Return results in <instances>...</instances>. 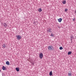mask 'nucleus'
I'll return each instance as SVG.
<instances>
[{
    "mask_svg": "<svg viewBox=\"0 0 76 76\" xmlns=\"http://www.w3.org/2000/svg\"><path fill=\"white\" fill-rule=\"evenodd\" d=\"M48 49L49 50H54V48L53 46L50 45L48 47Z\"/></svg>",
    "mask_w": 76,
    "mask_h": 76,
    "instance_id": "f257e3e1",
    "label": "nucleus"
},
{
    "mask_svg": "<svg viewBox=\"0 0 76 76\" xmlns=\"http://www.w3.org/2000/svg\"><path fill=\"white\" fill-rule=\"evenodd\" d=\"M16 39H18V40H20V39H21V36H20V35H18L16 36Z\"/></svg>",
    "mask_w": 76,
    "mask_h": 76,
    "instance_id": "f03ea898",
    "label": "nucleus"
},
{
    "mask_svg": "<svg viewBox=\"0 0 76 76\" xmlns=\"http://www.w3.org/2000/svg\"><path fill=\"white\" fill-rule=\"evenodd\" d=\"M39 57H40V58L41 59H42V57H43V54H42V53H40L39 55Z\"/></svg>",
    "mask_w": 76,
    "mask_h": 76,
    "instance_id": "7ed1b4c3",
    "label": "nucleus"
},
{
    "mask_svg": "<svg viewBox=\"0 0 76 76\" xmlns=\"http://www.w3.org/2000/svg\"><path fill=\"white\" fill-rule=\"evenodd\" d=\"M58 20L59 22H61L62 21V18H60L58 19Z\"/></svg>",
    "mask_w": 76,
    "mask_h": 76,
    "instance_id": "20e7f679",
    "label": "nucleus"
},
{
    "mask_svg": "<svg viewBox=\"0 0 76 76\" xmlns=\"http://www.w3.org/2000/svg\"><path fill=\"white\" fill-rule=\"evenodd\" d=\"M3 26L4 27V28H6L7 26V24L6 23H4L3 24Z\"/></svg>",
    "mask_w": 76,
    "mask_h": 76,
    "instance_id": "39448f33",
    "label": "nucleus"
},
{
    "mask_svg": "<svg viewBox=\"0 0 76 76\" xmlns=\"http://www.w3.org/2000/svg\"><path fill=\"white\" fill-rule=\"evenodd\" d=\"M2 70H6V67L4 66H3L2 68Z\"/></svg>",
    "mask_w": 76,
    "mask_h": 76,
    "instance_id": "423d86ee",
    "label": "nucleus"
},
{
    "mask_svg": "<svg viewBox=\"0 0 76 76\" xmlns=\"http://www.w3.org/2000/svg\"><path fill=\"white\" fill-rule=\"evenodd\" d=\"M47 31L48 32H51V29L50 28H48L47 29Z\"/></svg>",
    "mask_w": 76,
    "mask_h": 76,
    "instance_id": "0eeeda50",
    "label": "nucleus"
},
{
    "mask_svg": "<svg viewBox=\"0 0 76 76\" xmlns=\"http://www.w3.org/2000/svg\"><path fill=\"white\" fill-rule=\"evenodd\" d=\"M38 11L39 12H42V9H41V8H40L38 9Z\"/></svg>",
    "mask_w": 76,
    "mask_h": 76,
    "instance_id": "6e6552de",
    "label": "nucleus"
},
{
    "mask_svg": "<svg viewBox=\"0 0 76 76\" xmlns=\"http://www.w3.org/2000/svg\"><path fill=\"white\" fill-rule=\"evenodd\" d=\"M6 64H7V65H10V63H9V61H7L6 62Z\"/></svg>",
    "mask_w": 76,
    "mask_h": 76,
    "instance_id": "1a4fd4ad",
    "label": "nucleus"
},
{
    "mask_svg": "<svg viewBox=\"0 0 76 76\" xmlns=\"http://www.w3.org/2000/svg\"><path fill=\"white\" fill-rule=\"evenodd\" d=\"M50 76H52L53 75V73H52V71L50 72L49 73Z\"/></svg>",
    "mask_w": 76,
    "mask_h": 76,
    "instance_id": "9d476101",
    "label": "nucleus"
},
{
    "mask_svg": "<svg viewBox=\"0 0 76 76\" xmlns=\"http://www.w3.org/2000/svg\"><path fill=\"white\" fill-rule=\"evenodd\" d=\"M2 47L4 48H6V46L4 44H3L2 45Z\"/></svg>",
    "mask_w": 76,
    "mask_h": 76,
    "instance_id": "9b49d317",
    "label": "nucleus"
},
{
    "mask_svg": "<svg viewBox=\"0 0 76 76\" xmlns=\"http://www.w3.org/2000/svg\"><path fill=\"white\" fill-rule=\"evenodd\" d=\"M16 70H17V72H19V69L18 68H16Z\"/></svg>",
    "mask_w": 76,
    "mask_h": 76,
    "instance_id": "f8f14e48",
    "label": "nucleus"
},
{
    "mask_svg": "<svg viewBox=\"0 0 76 76\" xmlns=\"http://www.w3.org/2000/svg\"><path fill=\"white\" fill-rule=\"evenodd\" d=\"M66 3V1L65 0L63 1L62 2V3L64 4H65Z\"/></svg>",
    "mask_w": 76,
    "mask_h": 76,
    "instance_id": "ddd939ff",
    "label": "nucleus"
},
{
    "mask_svg": "<svg viewBox=\"0 0 76 76\" xmlns=\"http://www.w3.org/2000/svg\"><path fill=\"white\" fill-rule=\"evenodd\" d=\"M59 49L60 50H63V47H60L59 48Z\"/></svg>",
    "mask_w": 76,
    "mask_h": 76,
    "instance_id": "4468645a",
    "label": "nucleus"
},
{
    "mask_svg": "<svg viewBox=\"0 0 76 76\" xmlns=\"http://www.w3.org/2000/svg\"><path fill=\"white\" fill-rule=\"evenodd\" d=\"M68 75L69 76H72V75H71V74H70V73H68Z\"/></svg>",
    "mask_w": 76,
    "mask_h": 76,
    "instance_id": "2eb2a0df",
    "label": "nucleus"
},
{
    "mask_svg": "<svg viewBox=\"0 0 76 76\" xmlns=\"http://www.w3.org/2000/svg\"><path fill=\"white\" fill-rule=\"evenodd\" d=\"M71 52H69L68 53V55H70L71 54Z\"/></svg>",
    "mask_w": 76,
    "mask_h": 76,
    "instance_id": "dca6fc26",
    "label": "nucleus"
},
{
    "mask_svg": "<svg viewBox=\"0 0 76 76\" xmlns=\"http://www.w3.org/2000/svg\"><path fill=\"white\" fill-rule=\"evenodd\" d=\"M65 12H67L68 10V9H65Z\"/></svg>",
    "mask_w": 76,
    "mask_h": 76,
    "instance_id": "f3484780",
    "label": "nucleus"
},
{
    "mask_svg": "<svg viewBox=\"0 0 76 76\" xmlns=\"http://www.w3.org/2000/svg\"><path fill=\"white\" fill-rule=\"evenodd\" d=\"M50 36H51V37H54V35L53 34V33L51 34Z\"/></svg>",
    "mask_w": 76,
    "mask_h": 76,
    "instance_id": "a211bd4d",
    "label": "nucleus"
},
{
    "mask_svg": "<svg viewBox=\"0 0 76 76\" xmlns=\"http://www.w3.org/2000/svg\"><path fill=\"white\" fill-rule=\"evenodd\" d=\"M75 18H74L73 20H75Z\"/></svg>",
    "mask_w": 76,
    "mask_h": 76,
    "instance_id": "6ab92c4d",
    "label": "nucleus"
},
{
    "mask_svg": "<svg viewBox=\"0 0 76 76\" xmlns=\"http://www.w3.org/2000/svg\"><path fill=\"white\" fill-rule=\"evenodd\" d=\"M1 72V70L0 69V72Z\"/></svg>",
    "mask_w": 76,
    "mask_h": 76,
    "instance_id": "aec40b11",
    "label": "nucleus"
},
{
    "mask_svg": "<svg viewBox=\"0 0 76 76\" xmlns=\"http://www.w3.org/2000/svg\"><path fill=\"white\" fill-rule=\"evenodd\" d=\"M75 13H76V10Z\"/></svg>",
    "mask_w": 76,
    "mask_h": 76,
    "instance_id": "412c9836",
    "label": "nucleus"
},
{
    "mask_svg": "<svg viewBox=\"0 0 76 76\" xmlns=\"http://www.w3.org/2000/svg\"><path fill=\"white\" fill-rule=\"evenodd\" d=\"M71 40H72V39H71Z\"/></svg>",
    "mask_w": 76,
    "mask_h": 76,
    "instance_id": "4be33fe9",
    "label": "nucleus"
}]
</instances>
